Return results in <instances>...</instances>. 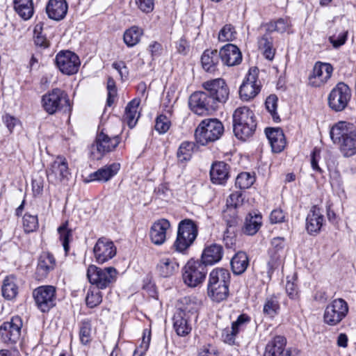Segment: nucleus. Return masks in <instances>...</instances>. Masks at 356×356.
Returning <instances> with one entry per match:
<instances>
[{"label": "nucleus", "instance_id": "obj_1", "mask_svg": "<svg viewBox=\"0 0 356 356\" xmlns=\"http://www.w3.org/2000/svg\"><path fill=\"white\" fill-rule=\"evenodd\" d=\"M204 91H196L189 97L191 110L198 115H206L214 111L219 103H225L229 95L224 79L218 78L204 81Z\"/></svg>", "mask_w": 356, "mask_h": 356}, {"label": "nucleus", "instance_id": "obj_2", "mask_svg": "<svg viewBox=\"0 0 356 356\" xmlns=\"http://www.w3.org/2000/svg\"><path fill=\"white\" fill-rule=\"evenodd\" d=\"M330 135L332 142L339 146L344 156L349 157L356 154V131L352 124L339 122L332 126Z\"/></svg>", "mask_w": 356, "mask_h": 356}, {"label": "nucleus", "instance_id": "obj_3", "mask_svg": "<svg viewBox=\"0 0 356 356\" xmlns=\"http://www.w3.org/2000/svg\"><path fill=\"white\" fill-rule=\"evenodd\" d=\"M233 131L235 136L246 140L251 137L257 128V121L252 111L247 106L236 108L232 115Z\"/></svg>", "mask_w": 356, "mask_h": 356}, {"label": "nucleus", "instance_id": "obj_4", "mask_svg": "<svg viewBox=\"0 0 356 356\" xmlns=\"http://www.w3.org/2000/svg\"><path fill=\"white\" fill-rule=\"evenodd\" d=\"M230 278L229 272L224 268H216L210 273L207 293L212 300L220 302L227 299Z\"/></svg>", "mask_w": 356, "mask_h": 356}, {"label": "nucleus", "instance_id": "obj_5", "mask_svg": "<svg viewBox=\"0 0 356 356\" xmlns=\"http://www.w3.org/2000/svg\"><path fill=\"white\" fill-rule=\"evenodd\" d=\"M42 106L49 115L60 111L70 113L72 110L67 94L60 88H54L45 93L42 97Z\"/></svg>", "mask_w": 356, "mask_h": 356}, {"label": "nucleus", "instance_id": "obj_6", "mask_svg": "<svg viewBox=\"0 0 356 356\" xmlns=\"http://www.w3.org/2000/svg\"><path fill=\"white\" fill-rule=\"evenodd\" d=\"M224 132L222 122L216 118L203 120L195 131L197 143L206 145L209 143L218 140Z\"/></svg>", "mask_w": 356, "mask_h": 356}, {"label": "nucleus", "instance_id": "obj_7", "mask_svg": "<svg viewBox=\"0 0 356 356\" xmlns=\"http://www.w3.org/2000/svg\"><path fill=\"white\" fill-rule=\"evenodd\" d=\"M198 233L197 226L191 219H184L179 222L177 238L173 247L179 252H184L194 242Z\"/></svg>", "mask_w": 356, "mask_h": 356}, {"label": "nucleus", "instance_id": "obj_8", "mask_svg": "<svg viewBox=\"0 0 356 356\" xmlns=\"http://www.w3.org/2000/svg\"><path fill=\"white\" fill-rule=\"evenodd\" d=\"M118 275L117 270L113 267L104 268L90 265L87 270V277L91 284L98 289H104L113 284Z\"/></svg>", "mask_w": 356, "mask_h": 356}, {"label": "nucleus", "instance_id": "obj_9", "mask_svg": "<svg viewBox=\"0 0 356 356\" xmlns=\"http://www.w3.org/2000/svg\"><path fill=\"white\" fill-rule=\"evenodd\" d=\"M120 143L119 135L110 136L101 131L90 147V155L93 160H100L106 154L113 151Z\"/></svg>", "mask_w": 356, "mask_h": 356}, {"label": "nucleus", "instance_id": "obj_10", "mask_svg": "<svg viewBox=\"0 0 356 356\" xmlns=\"http://www.w3.org/2000/svg\"><path fill=\"white\" fill-rule=\"evenodd\" d=\"M351 98V90L343 82L338 83L330 91L327 102L329 107L336 112L343 111Z\"/></svg>", "mask_w": 356, "mask_h": 356}, {"label": "nucleus", "instance_id": "obj_11", "mask_svg": "<svg viewBox=\"0 0 356 356\" xmlns=\"http://www.w3.org/2000/svg\"><path fill=\"white\" fill-rule=\"evenodd\" d=\"M207 268L200 261L191 260L183 268V280L190 287H195L202 284L206 277Z\"/></svg>", "mask_w": 356, "mask_h": 356}, {"label": "nucleus", "instance_id": "obj_12", "mask_svg": "<svg viewBox=\"0 0 356 356\" xmlns=\"http://www.w3.org/2000/svg\"><path fill=\"white\" fill-rule=\"evenodd\" d=\"M33 297L37 307L42 312H48L56 303V287L50 285L39 286L33 290Z\"/></svg>", "mask_w": 356, "mask_h": 356}, {"label": "nucleus", "instance_id": "obj_13", "mask_svg": "<svg viewBox=\"0 0 356 356\" xmlns=\"http://www.w3.org/2000/svg\"><path fill=\"white\" fill-rule=\"evenodd\" d=\"M348 312V303L342 298L334 299L325 309L324 322L329 325H336L346 316Z\"/></svg>", "mask_w": 356, "mask_h": 356}, {"label": "nucleus", "instance_id": "obj_14", "mask_svg": "<svg viewBox=\"0 0 356 356\" xmlns=\"http://www.w3.org/2000/svg\"><path fill=\"white\" fill-rule=\"evenodd\" d=\"M47 179L49 183L57 185L69 179L70 175L66 159L58 156L46 170Z\"/></svg>", "mask_w": 356, "mask_h": 356}, {"label": "nucleus", "instance_id": "obj_15", "mask_svg": "<svg viewBox=\"0 0 356 356\" xmlns=\"http://www.w3.org/2000/svg\"><path fill=\"white\" fill-rule=\"evenodd\" d=\"M22 325V320L19 316L4 322L0 326V337L3 342L8 345L16 343L20 339Z\"/></svg>", "mask_w": 356, "mask_h": 356}, {"label": "nucleus", "instance_id": "obj_16", "mask_svg": "<svg viewBox=\"0 0 356 356\" xmlns=\"http://www.w3.org/2000/svg\"><path fill=\"white\" fill-rule=\"evenodd\" d=\"M258 72L259 70L257 67L249 70L239 89V95L242 100L249 101L260 92L261 83L258 80Z\"/></svg>", "mask_w": 356, "mask_h": 356}, {"label": "nucleus", "instance_id": "obj_17", "mask_svg": "<svg viewBox=\"0 0 356 356\" xmlns=\"http://www.w3.org/2000/svg\"><path fill=\"white\" fill-rule=\"evenodd\" d=\"M55 63L59 70L67 75L76 74L80 66L79 56L72 51H60L56 56Z\"/></svg>", "mask_w": 356, "mask_h": 356}, {"label": "nucleus", "instance_id": "obj_18", "mask_svg": "<svg viewBox=\"0 0 356 356\" xmlns=\"http://www.w3.org/2000/svg\"><path fill=\"white\" fill-rule=\"evenodd\" d=\"M93 252L96 261L102 264L116 255L117 249L111 240L106 237H101L97 241Z\"/></svg>", "mask_w": 356, "mask_h": 356}, {"label": "nucleus", "instance_id": "obj_19", "mask_svg": "<svg viewBox=\"0 0 356 356\" xmlns=\"http://www.w3.org/2000/svg\"><path fill=\"white\" fill-rule=\"evenodd\" d=\"M332 72L333 67L330 63H316L312 74L309 76V84L314 87H321L331 78Z\"/></svg>", "mask_w": 356, "mask_h": 356}, {"label": "nucleus", "instance_id": "obj_20", "mask_svg": "<svg viewBox=\"0 0 356 356\" xmlns=\"http://www.w3.org/2000/svg\"><path fill=\"white\" fill-rule=\"evenodd\" d=\"M271 248L269 250L270 259L268 262V273L270 274L276 268L283 256L285 248V239L284 237H275L271 240Z\"/></svg>", "mask_w": 356, "mask_h": 356}, {"label": "nucleus", "instance_id": "obj_21", "mask_svg": "<svg viewBox=\"0 0 356 356\" xmlns=\"http://www.w3.org/2000/svg\"><path fill=\"white\" fill-rule=\"evenodd\" d=\"M220 58L224 65L234 66L242 61V54L235 44L229 43L223 46L218 51Z\"/></svg>", "mask_w": 356, "mask_h": 356}, {"label": "nucleus", "instance_id": "obj_22", "mask_svg": "<svg viewBox=\"0 0 356 356\" xmlns=\"http://www.w3.org/2000/svg\"><path fill=\"white\" fill-rule=\"evenodd\" d=\"M170 227V222L165 218L155 221L149 230L151 241L156 245L163 244L166 240V232Z\"/></svg>", "mask_w": 356, "mask_h": 356}, {"label": "nucleus", "instance_id": "obj_23", "mask_svg": "<svg viewBox=\"0 0 356 356\" xmlns=\"http://www.w3.org/2000/svg\"><path fill=\"white\" fill-rule=\"evenodd\" d=\"M190 318V311L186 309L179 308L174 315V328L177 334L179 336H186L191 331V326L188 323Z\"/></svg>", "mask_w": 356, "mask_h": 356}, {"label": "nucleus", "instance_id": "obj_24", "mask_svg": "<svg viewBox=\"0 0 356 356\" xmlns=\"http://www.w3.org/2000/svg\"><path fill=\"white\" fill-rule=\"evenodd\" d=\"M56 261L53 254L49 252H42L38 261L36 268V277L38 280H43L47 277L50 271L54 269Z\"/></svg>", "mask_w": 356, "mask_h": 356}, {"label": "nucleus", "instance_id": "obj_25", "mask_svg": "<svg viewBox=\"0 0 356 356\" xmlns=\"http://www.w3.org/2000/svg\"><path fill=\"white\" fill-rule=\"evenodd\" d=\"M324 221V216L321 209L313 206L306 218V229L309 234H315L320 232Z\"/></svg>", "mask_w": 356, "mask_h": 356}, {"label": "nucleus", "instance_id": "obj_26", "mask_svg": "<svg viewBox=\"0 0 356 356\" xmlns=\"http://www.w3.org/2000/svg\"><path fill=\"white\" fill-rule=\"evenodd\" d=\"M265 134L273 152L280 153L284 149L286 139L282 129L266 128Z\"/></svg>", "mask_w": 356, "mask_h": 356}, {"label": "nucleus", "instance_id": "obj_27", "mask_svg": "<svg viewBox=\"0 0 356 356\" xmlns=\"http://www.w3.org/2000/svg\"><path fill=\"white\" fill-rule=\"evenodd\" d=\"M120 168V165L117 163L105 165L90 174L87 182L93 181L106 182L118 172Z\"/></svg>", "mask_w": 356, "mask_h": 356}, {"label": "nucleus", "instance_id": "obj_28", "mask_svg": "<svg viewBox=\"0 0 356 356\" xmlns=\"http://www.w3.org/2000/svg\"><path fill=\"white\" fill-rule=\"evenodd\" d=\"M223 255V248L220 245L211 244L207 246L201 257V262L207 265H213L220 261Z\"/></svg>", "mask_w": 356, "mask_h": 356}, {"label": "nucleus", "instance_id": "obj_29", "mask_svg": "<svg viewBox=\"0 0 356 356\" xmlns=\"http://www.w3.org/2000/svg\"><path fill=\"white\" fill-rule=\"evenodd\" d=\"M49 18L59 21L63 19L67 11L65 0H49L46 8Z\"/></svg>", "mask_w": 356, "mask_h": 356}, {"label": "nucleus", "instance_id": "obj_30", "mask_svg": "<svg viewBox=\"0 0 356 356\" xmlns=\"http://www.w3.org/2000/svg\"><path fill=\"white\" fill-rule=\"evenodd\" d=\"M229 166L223 161L214 163L210 170L211 180L213 184H224L229 177Z\"/></svg>", "mask_w": 356, "mask_h": 356}, {"label": "nucleus", "instance_id": "obj_31", "mask_svg": "<svg viewBox=\"0 0 356 356\" xmlns=\"http://www.w3.org/2000/svg\"><path fill=\"white\" fill-rule=\"evenodd\" d=\"M286 339L282 336H276L268 341L266 346L264 356H282L285 349Z\"/></svg>", "mask_w": 356, "mask_h": 356}, {"label": "nucleus", "instance_id": "obj_32", "mask_svg": "<svg viewBox=\"0 0 356 356\" xmlns=\"http://www.w3.org/2000/svg\"><path fill=\"white\" fill-rule=\"evenodd\" d=\"M219 60L220 56L218 50L206 49L201 57L203 69L210 73L214 72L217 70Z\"/></svg>", "mask_w": 356, "mask_h": 356}, {"label": "nucleus", "instance_id": "obj_33", "mask_svg": "<svg viewBox=\"0 0 356 356\" xmlns=\"http://www.w3.org/2000/svg\"><path fill=\"white\" fill-rule=\"evenodd\" d=\"M179 264L174 258L164 257L160 259L156 269L163 277H169L179 270Z\"/></svg>", "mask_w": 356, "mask_h": 356}, {"label": "nucleus", "instance_id": "obj_34", "mask_svg": "<svg viewBox=\"0 0 356 356\" xmlns=\"http://www.w3.org/2000/svg\"><path fill=\"white\" fill-rule=\"evenodd\" d=\"M243 194L241 191H236L232 193L229 198L227 200V209L225 210V216L227 217L228 214L232 215V218H236V220H238L239 218L237 216L236 209L243 205Z\"/></svg>", "mask_w": 356, "mask_h": 356}, {"label": "nucleus", "instance_id": "obj_35", "mask_svg": "<svg viewBox=\"0 0 356 356\" xmlns=\"http://www.w3.org/2000/svg\"><path fill=\"white\" fill-rule=\"evenodd\" d=\"M140 104V99H134L131 100L125 108L124 120L127 121L129 128H134L139 118L138 113V107Z\"/></svg>", "mask_w": 356, "mask_h": 356}, {"label": "nucleus", "instance_id": "obj_36", "mask_svg": "<svg viewBox=\"0 0 356 356\" xmlns=\"http://www.w3.org/2000/svg\"><path fill=\"white\" fill-rule=\"evenodd\" d=\"M232 270L235 275L243 273L249 265L248 255L244 252H237L230 262Z\"/></svg>", "mask_w": 356, "mask_h": 356}, {"label": "nucleus", "instance_id": "obj_37", "mask_svg": "<svg viewBox=\"0 0 356 356\" xmlns=\"http://www.w3.org/2000/svg\"><path fill=\"white\" fill-rule=\"evenodd\" d=\"M261 225V216L258 213L253 215L250 213L245 218L243 230L245 234L252 236L259 231Z\"/></svg>", "mask_w": 356, "mask_h": 356}, {"label": "nucleus", "instance_id": "obj_38", "mask_svg": "<svg viewBox=\"0 0 356 356\" xmlns=\"http://www.w3.org/2000/svg\"><path fill=\"white\" fill-rule=\"evenodd\" d=\"M259 48L263 51L265 58L269 60H272L275 56V49L273 47V38L268 34H264L258 38Z\"/></svg>", "mask_w": 356, "mask_h": 356}, {"label": "nucleus", "instance_id": "obj_39", "mask_svg": "<svg viewBox=\"0 0 356 356\" xmlns=\"http://www.w3.org/2000/svg\"><path fill=\"white\" fill-rule=\"evenodd\" d=\"M238 222V220H236L234 218L227 220V227L223 235V241L227 248H232L236 243V227Z\"/></svg>", "mask_w": 356, "mask_h": 356}, {"label": "nucleus", "instance_id": "obj_40", "mask_svg": "<svg viewBox=\"0 0 356 356\" xmlns=\"http://www.w3.org/2000/svg\"><path fill=\"white\" fill-rule=\"evenodd\" d=\"M16 13L24 19H29L33 13L32 0H14Z\"/></svg>", "mask_w": 356, "mask_h": 356}, {"label": "nucleus", "instance_id": "obj_41", "mask_svg": "<svg viewBox=\"0 0 356 356\" xmlns=\"http://www.w3.org/2000/svg\"><path fill=\"white\" fill-rule=\"evenodd\" d=\"M1 291L3 296L8 300H12L16 297L18 293V286L14 276L6 277L3 282Z\"/></svg>", "mask_w": 356, "mask_h": 356}, {"label": "nucleus", "instance_id": "obj_42", "mask_svg": "<svg viewBox=\"0 0 356 356\" xmlns=\"http://www.w3.org/2000/svg\"><path fill=\"white\" fill-rule=\"evenodd\" d=\"M48 27L38 24L34 29V42L36 46L41 48H47L49 46V40L47 38Z\"/></svg>", "mask_w": 356, "mask_h": 356}, {"label": "nucleus", "instance_id": "obj_43", "mask_svg": "<svg viewBox=\"0 0 356 356\" xmlns=\"http://www.w3.org/2000/svg\"><path fill=\"white\" fill-rule=\"evenodd\" d=\"M143 33V31L141 29L135 26H132L124 32V42L128 47H134L139 42Z\"/></svg>", "mask_w": 356, "mask_h": 356}, {"label": "nucleus", "instance_id": "obj_44", "mask_svg": "<svg viewBox=\"0 0 356 356\" xmlns=\"http://www.w3.org/2000/svg\"><path fill=\"white\" fill-rule=\"evenodd\" d=\"M279 310L280 303L278 298L275 295L268 296L264 305V314L270 317H274L278 313Z\"/></svg>", "mask_w": 356, "mask_h": 356}, {"label": "nucleus", "instance_id": "obj_45", "mask_svg": "<svg viewBox=\"0 0 356 356\" xmlns=\"http://www.w3.org/2000/svg\"><path fill=\"white\" fill-rule=\"evenodd\" d=\"M195 145L193 143L184 141L179 145L177 156L180 162L189 161L191 158Z\"/></svg>", "mask_w": 356, "mask_h": 356}, {"label": "nucleus", "instance_id": "obj_46", "mask_svg": "<svg viewBox=\"0 0 356 356\" xmlns=\"http://www.w3.org/2000/svg\"><path fill=\"white\" fill-rule=\"evenodd\" d=\"M58 232L65 254H67L70 250L69 243L72 238V231L67 228V222H65L58 228Z\"/></svg>", "mask_w": 356, "mask_h": 356}, {"label": "nucleus", "instance_id": "obj_47", "mask_svg": "<svg viewBox=\"0 0 356 356\" xmlns=\"http://www.w3.org/2000/svg\"><path fill=\"white\" fill-rule=\"evenodd\" d=\"M23 227L26 233L36 231L38 228V215L26 213L23 216Z\"/></svg>", "mask_w": 356, "mask_h": 356}, {"label": "nucleus", "instance_id": "obj_48", "mask_svg": "<svg viewBox=\"0 0 356 356\" xmlns=\"http://www.w3.org/2000/svg\"><path fill=\"white\" fill-rule=\"evenodd\" d=\"M255 178L250 172H241L236 179L235 185L240 189H246L250 188L254 182Z\"/></svg>", "mask_w": 356, "mask_h": 356}, {"label": "nucleus", "instance_id": "obj_49", "mask_svg": "<svg viewBox=\"0 0 356 356\" xmlns=\"http://www.w3.org/2000/svg\"><path fill=\"white\" fill-rule=\"evenodd\" d=\"M102 301V293L97 289H89L86 298V302L90 308H94Z\"/></svg>", "mask_w": 356, "mask_h": 356}, {"label": "nucleus", "instance_id": "obj_50", "mask_svg": "<svg viewBox=\"0 0 356 356\" xmlns=\"http://www.w3.org/2000/svg\"><path fill=\"white\" fill-rule=\"evenodd\" d=\"M266 108L272 115L274 122H280V118L276 110L277 106V97L275 95L268 96L265 102Z\"/></svg>", "mask_w": 356, "mask_h": 356}, {"label": "nucleus", "instance_id": "obj_51", "mask_svg": "<svg viewBox=\"0 0 356 356\" xmlns=\"http://www.w3.org/2000/svg\"><path fill=\"white\" fill-rule=\"evenodd\" d=\"M236 32L232 24H225L220 31L218 39L221 42L232 41L236 38Z\"/></svg>", "mask_w": 356, "mask_h": 356}, {"label": "nucleus", "instance_id": "obj_52", "mask_svg": "<svg viewBox=\"0 0 356 356\" xmlns=\"http://www.w3.org/2000/svg\"><path fill=\"white\" fill-rule=\"evenodd\" d=\"M91 324L89 321H83L79 330V338L82 344L86 345L91 341Z\"/></svg>", "mask_w": 356, "mask_h": 356}, {"label": "nucleus", "instance_id": "obj_53", "mask_svg": "<svg viewBox=\"0 0 356 356\" xmlns=\"http://www.w3.org/2000/svg\"><path fill=\"white\" fill-rule=\"evenodd\" d=\"M170 127V121L164 115H159L156 119L155 129L159 134H165Z\"/></svg>", "mask_w": 356, "mask_h": 356}, {"label": "nucleus", "instance_id": "obj_54", "mask_svg": "<svg viewBox=\"0 0 356 356\" xmlns=\"http://www.w3.org/2000/svg\"><path fill=\"white\" fill-rule=\"evenodd\" d=\"M250 321L251 318L248 314H242L238 316L236 321L232 323V327L239 333L241 331L245 329Z\"/></svg>", "mask_w": 356, "mask_h": 356}, {"label": "nucleus", "instance_id": "obj_55", "mask_svg": "<svg viewBox=\"0 0 356 356\" xmlns=\"http://www.w3.org/2000/svg\"><path fill=\"white\" fill-rule=\"evenodd\" d=\"M238 334V332L234 327H226L222 332V339L226 343L234 345Z\"/></svg>", "mask_w": 356, "mask_h": 356}, {"label": "nucleus", "instance_id": "obj_56", "mask_svg": "<svg viewBox=\"0 0 356 356\" xmlns=\"http://www.w3.org/2000/svg\"><path fill=\"white\" fill-rule=\"evenodd\" d=\"M348 31H344L341 32L337 37L335 35L330 36L329 41L332 44L334 48L337 49L346 43Z\"/></svg>", "mask_w": 356, "mask_h": 356}, {"label": "nucleus", "instance_id": "obj_57", "mask_svg": "<svg viewBox=\"0 0 356 356\" xmlns=\"http://www.w3.org/2000/svg\"><path fill=\"white\" fill-rule=\"evenodd\" d=\"M137 7L143 13L152 12L154 6V0H135Z\"/></svg>", "mask_w": 356, "mask_h": 356}, {"label": "nucleus", "instance_id": "obj_58", "mask_svg": "<svg viewBox=\"0 0 356 356\" xmlns=\"http://www.w3.org/2000/svg\"><path fill=\"white\" fill-rule=\"evenodd\" d=\"M319 159L320 150L316 148H314L311 155V165L314 171L318 173H322L323 170L318 165Z\"/></svg>", "mask_w": 356, "mask_h": 356}, {"label": "nucleus", "instance_id": "obj_59", "mask_svg": "<svg viewBox=\"0 0 356 356\" xmlns=\"http://www.w3.org/2000/svg\"><path fill=\"white\" fill-rule=\"evenodd\" d=\"M285 215L280 209H276L271 211L270 221L272 224L280 223L284 221Z\"/></svg>", "mask_w": 356, "mask_h": 356}, {"label": "nucleus", "instance_id": "obj_60", "mask_svg": "<svg viewBox=\"0 0 356 356\" xmlns=\"http://www.w3.org/2000/svg\"><path fill=\"white\" fill-rule=\"evenodd\" d=\"M148 51L150 52L152 59H154L161 55L163 51L162 45L157 42H153L149 45Z\"/></svg>", "mask_w": 356, "mask_h": 356}, {"label": "nucleus", "instance_id": "obj_61", "mask_svg": "<svg viewBox=\"0 0 356 356\" xmlns=\"http://www.w3.org/2000/svg\"><path fill=\"white\" fill-rule=\"evenodd\" d=\"M286 291L291 299H296L298 297V289L293 282L288 281L286 284Z\"/></svg>", "mask_w": 356, "mask_h": 356}, {"label": "nucleus", "instance_id": "obj_62", "mask_svg": "<svg viewBox=\"0 0 356 356\" xmlns=\"http://www.w3.org/2000/svg\"><path fill=\"white\" fill-rule=\"evenodd\" d=\"M275 27L277 29V32L279 33L285 32L289 27L288 21L283 18L278 19L277 20L275 21Z\"/></svg>", "mask_w": 356, "mask_h": 356}, {"label": "nucleus", "instance_id": "obj_63", "mask_svg": "<svg viewBox=\"0 0 356 356\" xmlns=\"http://www.w3.org/2000/svg\"><path fill=\"white\" fill-rule=\"evenodd\" d=\"M275 21H271L268 23H262L260 25L259 29L261 30L264 29L265 30L264 34H268V35H270L271 33H273L274 31L277 32V29L275 27Z\"/></svg>", "mask_w": 356, "mask_h": 356}, {"label": "nucleus", "instance_id": "obj_64", "mask_svg": "<svg viewBox=\"0 0 356 356\" xmlns=\"http://www.w3.org/2000/svg\"><path fill=\"white\" fill-rule=\"evenodd\" d=\"M199 356H218L216 348L210 345L204 346L200 351Z\"/></svg>", "mask_w": 356, "mask_h": 356}]
</instances>
